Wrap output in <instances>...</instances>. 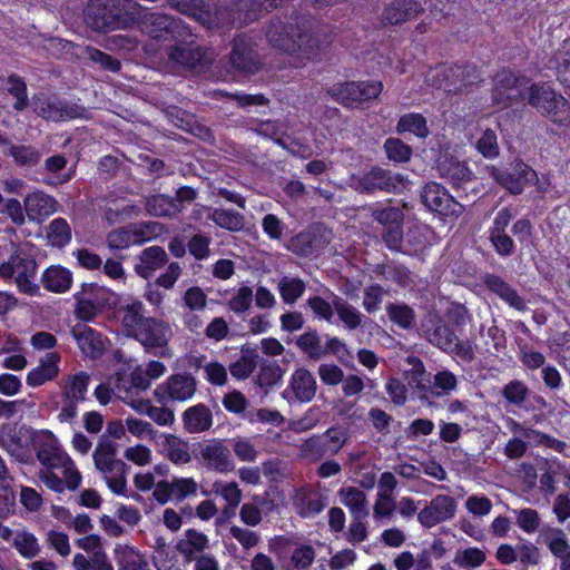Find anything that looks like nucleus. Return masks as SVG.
Returning <instances> with one entry per match:
<instances>
[{
    "label": "nucleus",
    "mask_w": 570,
    "mask_h": 570,
    "mask_svg": "<svg viewBox=\"0 0 570 570\" xmlns=\"http://www.w3.org/2000/svg\"><path fill=\"white\" fill-rule=\"evenodd\" d=\"M71 334L83 354L97 357L105 350L102 336L85 323H78L71 328Z\"/></svg>",
    "instance_id": "30"
},
{
    "label": "nucleus",
    "mask_w": 570,
    "mask_h": 570,
    "mask_svg": "<svg viewBox=\"0 0 570 570\" xmlns=\"http://www.w3.org/2000/svg\"><path fill=\"white\" fill-rule=\"evenodd\" d=\"M184 429L191 434L208 431L213 425V413L205 404H196L183 413Z\"/></svg>",
    "instance_id": "32"
},
{
    "label": "nucleus",
    "mask_w": 570,
    "mask_h": 570,
    "mask_svg": "<svg viewBox=\"0 0 570 570\" xmlns=\"http://www.w3.org/2000/svg\"><path fill=\"white\" fill-rule=\"evenodd\" d=\"M117 444L101 438L92 454L96 469L104 475L109 489L116 494L126 492V463L116 458Z\"/></svg>",
    "instance_id": "5"
},
{
    "label": "nucleus",
    "mask_w": 570,
    "mask_h": 570,
    "mask_svg": "<svg viewBox=\"0 0 570 570\" xmlns=\"http://www.w3.org/2000/svg\"><path fill=\"white\" fill-rule=\"evenodd\" d=\"M13 546L27 559H32L40 552L37 538L29 532L17 533L13 539Z\"/></svg>",
    "instance_id": "59"
},
{
    "label": "nucleus",
    "mask_w": 570,
    "mask_h": 570,
    "mask_svg": "<svg viewBox=\"0 0 570 570\" xmlns=\"http://www.w3.org/2000/svg\"><path fill=\"white\" fill-rule=\"evenodd\" d=\"M212 491L223 497L232 509H235L242 501V490L235 482L215 481Z\"/></svg>",
    "instance_id": "57"
},
{
    "label": "nucleus",
    "mask_w": 570,
    "mask_h": 570,
    "mask_svg": "<svg viewBox=\"0 0 570 570\" xmlns=\"http://www.w3.org/2000/svg\"><path fill=\"white\" fill-rule=\"evenodd\" d=\"M485 287L517 311H527V303L517 291L498 275L489 274L483 281Z\"/></svg>",
    "instance_id": "28"
},
{
    "label": "nucleus",
    "mask_w": 570,
    "mask_h": 570,
    "mask_svg": "<svg viewBox=\"0 0 570 570\" xmlns=\"http://www.w3.org/2000/svg\"><path fill=\"white\" fill-rule=\"evenodd\" d=\"M134 0H89L85 8V21L94 31L127 29L135 24Z\"/></svg>",
    "instance_id": "2"
},
{
    "label": "nucleus",
    "mask_w": 570,
    "mask_h": 570,
    "mask_svg": "<svg viewBox=\"0 0 570 570\" xmlns=\"http://www.w3.org/2000/svg\"><path fill=\"white\" fill-rule=\"evenodd\" d=\"M297 348L311 361H320L326 356L327 348L322 343L321 335L315 328H307L295 340Z\"/></svg>",
    "instance_id": "38"
},
{
    "label": "nucleus",
    "mask_w": 570,
    "mask_h": 570,
    "mask_svg": "<svg viewBox=\"0 0 570 570\" xmlns=\"http://www.w3.org/2000/svg\"><path fill=\"white\" fill-rule=\"evenodd\" d=\"M35 450L37 459L40 463L48 462L52 454L58 453L61 449L57 439L50 432H45L35 440Z\"/></svg>",
    "instance_id": "53"
},
{
    "label": "nucleus",
    "mask_w": 570,
    "mask_h": 570,
    "mask_svg": "<svg viewBox=\"0 0 570 570\" xmlns=\"http://www.w3.org/2000/svg\"><path fill=\"white\" fill-rule=\"evenodd\" d=\"M529 104L553 122L570 121V106L564 97L546 85H531Z\"/></svg>",
    "instance_id": "8"
},
{
    "label": "nucleus",
    "mask_w": 570,
    "mask_h": 570,
    "mask_svg": "<svg viewBox=\"0 0 570 570\" xmlns=\"http://www.w3.org/2000/svg\"><path fill=\"white\" fill-rule=\"evenodd\" d=\"M118 314L121 325L132 337L134 334L138 332L139 327H142L145 321L149 320V317L145 315V306L142 302L138 299H134L121 305L118 308Z\"/></svg>",
    "instance_id": "36"
},
{
    "label": "nucleus",
    "mask_w": 570,
    "mask_h": 570,
    "mask_svg": "<svg viewBox=\"0 0 570 570\" xmlns=\"http://www.w3.org/2000/svg\"><path fill=\"white\" fill-rule=\"evenodd\" d=\"M456 511L455 500L445 494H439L417 513L419 522L425 528H432L454 517Z\"/></svg>",
    "instance_id": "21"
},
{
    "label": "nucleus",
    "mask_w": 570,
    "mask_h": 570,
    "mask_svg": "<svg viewBox=\"0 0 570 570\" xmlns=\"http://www.w3.org/2000/svg\"><path fill=\"white\" fill-rule=\"evenodd\" d=\"M41 464L45 466L43 470H61L62 476L67 478L69 490L75 491L79 488L81 482V474L70 456L62 450L56 454H52L48 462H43Z\"/></svg>",
    "instance_id": "31"
},
{
    "label": "nucleus",
    "mask_w": 570,
    "mask_h": 570,
    "mask_svg": "<svg viewBox=\"0 0 570 570\" xmlns=\"http://www.w3.org/2000/svg\"><path fill=\"white\" fill-rule=\"evenodd\" d=\"M478 151L485 158H495L500 149L497 134L492 129H485L475 145Z\"/></svg>",
    "instance_id": "63"
},
{
    "label": "nucleus",
    "mask_w": 570,
    "mask_h": 570,
    "mask_svg": "<svg viewBox=\"0 0 570 570\" xmlns=\"http://www.w3.org/2000/svg\"><path fill=\"white\" fill-rule=\"evenodd\" d=\"M424 335L426 340L444 352L456 347L455 333L441 318L430 317L428 324L424 325Z\"/></svg>",
    "instance_id": "27"
},
{
    "label": "nucleus",
    "mask_w": 570,
    "mask_h": 570,
    "mask_svg": "<svg viewBox=\"0 0 570 570\" xmlns=\"http://www.w3.org/2000/svg\"><path fill=\"white\" fill-rule=\"evenodd\" d=\"M37 266L31 248L16 246L8 261L0 264V278L13 281L21 293L36 295L39 291L35 283Z\"/></svg>",
    "instance_id": "3"
},
{
    "label": "nucleus",
    "mask_w": 570,
    "mask_h": 570,
    "mask_svg": "<svg viewBox=\"0 0 570 570\" xmlns=\"http://www.w3.org/2000/svg\"><path fill=\"white\" fill-rule=\"evenodd\" d=\"M277 288L283 302L293 305L303 296L306 284L299 277L283 276L278 281Z\"/></svg>",
    "instance_id": "44"
},
{
    "label": "nucleus",
    "mask_w": 570,
    "mask_h": 570,
    "mask_svg": "<svg viewBox=\"0 0 570 570\" xmlns=\"http://www.w3.org/2000/svg\"><path fill=\"white\" fill-rule=\"evenodd\" d=\"M9 88L8 91L16 98V102L13 108L18 111H21L27 108L28 95H27V85L22 78L17 75H11L8 78Z\"/></svg>",
    "instance_id": "61"
},
{
    "label": "nucleus",
    "mask_w": 570,
    "mask_h": 570,
    "mask_svg": "<svg viewBox=\"0 0 570 570\" xmlns=\"http://www.w3.org/2000/svg\"><path fill=\"white\" fill-rule=\"evenodd\" d=\"M330 28L316 20L295 17L289 20L273 19L266 28L268 43L289 55L299 53L301 63L316 58L331 42Z\"/></svg>",
    "instance_id": "1"
},
{
    "label": "nucleus",
    "mask_w": 570,
    "mask_h": 570,
    "mask_svg": "<svg viewBox=\"0 0 570 570\" xmlns=\"http://www.w3.org/2000/svg\"><path fill=\"white\" fill-rule=\"evenodd\" d=\"M396 131L411 132L420 138H425L430 134L425 117L416 112L403 115L397 121Z\"/></svg>",
    "instance_id": "45"
},
{
    "label": "nucleus",
    "mask_w": 570,
    "mask_h": 570,
    "mask_svg": "<svg viewBox=\"0 0 570 570\" xmlns=\"http://www.w3.org/2000/svg\"><path fill=\"white\" fill-rule=\"evenodd\" d=\"M371 217L382 226V239L392 250H400L403 243V207L394 206L392 200L385 204H373L363 207Z\"/></svg>",
    "instance_id": "6"
},
{
    "label": "nucleus",
    "mask_w": 570,
    "mask_h": 570,
    "mask_svg": "<svg viewBox=\"0 0 570 570\" xmlns=\"http://www.w3.org/2000/svg\"><path fill=\"white\" fill-rule=\"evenodd\" d=\"M117 560L121 570H149L146 557L132 547L117 550Z\"/></svg>",
    "instance_id": "47"
},
{
    "label": "nucleus",
    "mask_w": 570,
    "mask_h": 570,
    "mask_svg": "<svg viewBox=\"0 0 570 570\" xmlns=\"http://www.w3.org/2000/svg\"><path fill=\"white\" fill-rule=\"evenodd\" d=\"M208 219L214 222L218 227L229 232H240L245 227L244 215L234 209H212Z\"/></svg>",
    "instance_id": "42"
},
{
    "label": "nucleus",
    "mask_w": 570,
    "mask_h": 570,
    "mask_svg": "<svg viewBox=\"0 0 570 570\" xmlns=\"http://www.w3.org/2000/svg\"><path fill=\"white\" fill-rule=\"evenodd\" d=\"M160 446L161 454L173 464L185 465L191 462L190 448L186 440L175 434H166Z\"/></svg>",
    "instance_id": "33"
},
{
    "label": "nucleus",
    "mask_w": 570,
    "mask_h": 570,
    "mask_svg": "<svg viewBox=\"0 0 570 570\" xmlns=\"http://www.w3.org/2000/svg\"><path fill=\"white\" fill-rule=\"evenodd\" d=\"M403 181L404 178L401 174H394L381 167H372L364 175L353 178L352 186L361 194L395 193Z\"/></svg>",
    "instance_id": "17"
},
{
    "label": "nucleus",
    "mask_w": 570,
    "mask_h": 570,
    "mask_svg": "<svg viewBox=\"0 0 570 570\" xmlns=\"http://www.w3.org/2000/svg\"><path fill=\"white\" fill-rule=\"evenodd\" d=\"M390 320L402 328H410L415 320L414 311L406 304L390 303L386 306Z\"/></svg>",
    "instance_id": "55"
},
{
    "label": "nucleus",
    "mask_w": 570,
    "mask_h": 570,
    "mask_svg": "<svg viewBox=\"0 0 570 570\" xmlns=\"http://www.w3.org/2000/svg\"><path fill=\"white\" fill-rule=\"evenodd\" d=\"M317 383L314 375L305 367L296 368L289 380L288 387L284 390L283 397L289 399V394L301 402H311L316 394Z\"/></svg>",
    "instance_id": "24"
},
{
    "label": "nucleus",
    "mask_w": 570,
    "mask_h": 570,
    "mask_svg": "<svg viewBox=\"0 0 570 570\" xmlns=\"http://www.w3.org/2000/svg\"><path fill=\"white\" fill-rule=\"evenodd\" d=\"M173 337L170 325L156 317H149L145 321L142 327L134 334V338L139 342L148 353L160 357H170L171 353L168 343Z\"/></svg>",
    "instance_id": "11"
},
{
    "label": "nucleus",
    "mask_w": 570,
    "mask_h": 570,
    "mask_svg": "<svg viewBox=\"0 0 570 570\" xmlns=\"http://www.w3.org/2000/svg\"><path fill=\"white\" fill-rule=\"evenodd\" d=\"M381 81H350L331 87L327 94L345 107H356L380 96Z\"/></svg>",
    "instance_id": "14"
},
{
    "label": "nucleus",
    "mask_w": 570,
    "mask_h": 570,
    "mask_svg": "<svg viewBox=\"0 0 570 570\" xmlns=\"http://www.w3.org/2000/svg\"><path fill=\"white\" fill-rule=\"evenodd\" d=\"M197 391V381L189 373L173 374L154 390L156 401L161 405L170 402H186Z\"/></svg>",
    "instance_id": "15"
},
{
    "label": "nucleus",
    "mask_w": 570,
    "mask_h": 570,
    "mask_svg": "<svg viewBox=\"0 0 570 570\" xmlns=\"http://www.w3.org/2000/svg\"><path fill=\"white\" fill-rule=\"evenodd\" d=\"M333 306L346 328L355 330L362 324L361 312L342 297L334 295Z\"/></svg>",
    "instance_id": "46"
},
{
    "label": "nucleus",
    "mask_w": 570,
    "mask_h": 570,
    "mask_svg": "<svg viewBox=\"0 0 570 570\" xmlns=\"http://www.w3.org/2000/svg\"><path fill=\"white\" fill-rule=\"evenodd\" d=\"M530 87L525 77H519L511 70L503 69L494 77L492 100L500 108H507L521 101L527 91L530 92Z\"/></svg>",
    "instance_id": "13"
},
{
    "label": "nucleus",
    "mask_w": 570,
    "mask_h": 570,
    "mask_svg": "<svg viewBox=\"0 0 570 570\" xmlns=\"http://www.w3.org/2000/svg\"><path fill=\"white\" fill-rule=\"evenodd\" d=\"M194 454L196 460L208 471L228 473L235 469L232 452L223 439H210L199 442Z\"/></svg>",
    "instance_id": "12"
},
{
    "label": "nucleus",
    "mask_w": 570,
    "mask_h": 570,
    "mask_svg": "<svg viewBox=\"0 0 570 570\" xmlns=\"http://www.w3.org/2000/svg\"><path fill=\"white\" fill-rule=\"evenodd\" d=\"M135 23L142 32L156 39L183 38L189 33L180 19L163 12L140 11L135 14Z\"/></svg>",
    "instance_id": "10"
},
{
    "label": "nucleus",
    "mask_w": 570,
    "mask_h": 570,
    "mask_svg": "<svg viewBox=\"0 0 570 570\" xmlns=\"http://www.w3.org/2000/svg\"><path fill=\"white\" fill-rule=\"evenodd\" d=\"M163 230L164 226L157 222L129 224L108 233L106 243L110 249H126L156 238Z\"/></svg>",
    "instance_id": "9"
},
{
    "label": "nucleus",
    "mask_w": 570,
    "mask_h": 570,
    "mask_svg": "<svg viewBox=\"0 0 570 570\" xmlns=\"http://www.w3.org/2000/svg\"><path fill=\"white\" fill-rule=\"evenodd\" d=\"M501 393L509 404L521 409L529 396V389L523 382L512 380L503 386Z\"/></svg>",
    "instance_id": "51"
},
{
    "label": "nucleus",
    "mask_w": 570,
    "mask_h": 570,
    "mask_svg": "<svg viewBox=\"0 0 570 570\" xmlns=\"http://www.w3.org/2000/svg\"><path fill=\"white\" fill-rule=\"evenodd\" d=\"M9 151L10 155L13 157L14 161L20 166L32 167L37 165L40 160L39 151L31 146L11 145Z\"/></svg>",
    "instance_id": "60"
},
{
    "label": "nucleus",
    "mask_w": 570,
    "mask_h": 570,
    "mask_svg": "<svg viewBox=\"0 0 570 570\" xmlns=\"http://www.w3.org/2000/svg\"><path fill=\"white\" fill-rule=\"evenodd\" d=\"M59 361L60 355L58 353H48L41 358L40 364L28 373L27 384L36 387L53 380L59 373Z\"/></svg>",
    "instance_id": "35"
},
{
    "label": "nucleus",
    "mask_w": 570,
    "mask_h": 570,
    "mask_svg": "<svg viewBox=\"0 0 570 570\" xmlns=\"http://www.w3.org/2000/svg\"><path fill=\"white\" fill-rule=\"evenodd\" d=\"M59 101L60 99L46 95L35 96L32 98L33 111L45 120L58 121Z\"/></svg>",
    "instance_id": "50"
},
{
    "label": "nucleus",
    "mask_w": 570,
    "mask_h": 570,
    "mask_svg": "<svg viewBox=\"0 0 570 570\" xmlns=\"http://www.w3.org/2000/svg\"><path fill=\"white\" fill-rule=\"evenodd\" d=\"M168 61L173 67H183L190 70H200L213 61V55L200 46L176 45L167 49Z\"/></svg>",
    "instance_id": "19"
},
{
    "label": "nucleus",
    "mask_w": 570,
    "mask_h": 570,
    "mask_svg": "<svg viewBox=\"0 0 570 570\" xmlns=\"http://www.w3.org/2000/svg\"><path fill=\"white\" fill-rule=\"evenodd\" d=\"M348 438V431L345 428L332 426L324 433L305 440L299 448L301 455L311 462L331 458L344 448Z\"/></svg>",
    "instance_id": "7"
},
{
    "label": "nucleus",
    "mask_w": 570,
    "mask_h": 570,
    "mask_svg": "<svg viewBox=\"0 0 570 570\" xmlns=\"http://www.w3.org/2000/svg\"><path fill=\"white\" fill-rule=\"evenodd\" d=\"M544 542L557 558L563 557V554L570 551V546L561 529H549L544 534Z\"/></svg>",
    "instance_id": "58"
},
{
    "label": "nucleus",
    "mask_w": 570,
    "mask_h": 570,
    "mask_svg": "<svg viewBox=\"0 0 570 570\" xmlns=\"http://www.w3.org/2000/svg\"><path fill=\"white\" fill-rule=\"evenodd\" d=\"M421 199L428 209L445 217L458 218L465 212V206L435 181H430L423 187Z\"/></svg>",
    "instance_id": "16"
},
{
    "label": "nucleus",
    "mask_w": 570,
    "mask_h": 570,
    "mask_svg": "<svg viewBox=\"0 0 570 570\" xmlns=\"http://www.w3.org/2000/svg\"><path fill=\"white\" fill-rule=\"evenodd\" d=\"M47 237L53 246L62 247L71 239V229L63 218L53 219L49 227Z\"/></svg>",
    "instance_id": "54"
},
{
    "label": "nucleus",
    "mask_w": 570,
    "mask_h": 570,
    "mask_svg": "<svg viewBox=\"0 0 570 570\" xmlns=\"http://www.w3.org/2000/svg\"><path fill=\"white\" fill-rule=\"evenodd\" d=\"M253 289L248 286H242L238 291L229 298L228 307L236 314L244 313L252 307L253 303Z\"/></svg>",
    "instance_id": "64"
},
{
    "label": "nucleus",
    "mask_w": 570,
    "mask_h": 570,
    "mask_svg": "<svg viewBox=\"0 0 570 570\" xmlns=\"http://www.w3.org/2000/svg\"><path fill=\"white\" fill-rule=\"evenodd\" d=\"M146 210L157 217H171L181 212L174 198L166 195H153L146 200Z\"/></svg>",
    "instance_id": "43"
},
{
    "label": "nucleus",
    "mask_w": 570,
    "mask_h": 570,
    "mask_svg": "<svg viewBox=\"0 0 570 570\" xmlns=\"http://www.w3.org/2000/svg\"><path fill=\"white\" fill-rule=\"evenodd\" d=\"M297 513L303 518L318 514L327 505V499L316 491H301L294 501Z\"/></svg>",
    "instance_id": "40"
},
{
    "label": "nucleus",
    "mask_w": 570,
    "mask_h": 570,
    "mask_svg": "<svg viewBox=\"0 0 570 570\" xmlns=\"http://www.w3.org/2000/svg\"><path fill=\"white\" fill-rule=\"evenodd\" d=\"M552 62L558 80L570 88V39L554 53Z\"/></svg>",
    "instance_id": "49"
},
{
    "label": "nucleus",
    "mask_w": 570,
    "mask_h": 570,
    "mask_svg": "<svg viewBox=\"0 0 570 570\" xmlns=\"http://www.w3.org/2000/svg\"><path fill=\"white\" fill-rule=\"evenodd\" d=\"M479 79L476 68L471 65H441L431 68L425 75L429 87L453 95L466 92Z\"/></svg>",
    "instance_id": "4"
},
{
    "label": "nucleus",
    "mask_w": 570,
    "mask_h": 570,
    "mask_svg": "<svg viewBox=\"0 0 570 570\" xmlns=\"http://www.w3.org/2000/svg\"><path fill=\"white\" fill-rule=\"evenodd\" d=\"M138 261L135 272L140 277L148 279L168 263V255L163 247L155 245L145 248L138 256Z\"/></svg>",
    "instance_id": "29"
},
{
    "label": "nucleus",
    "mask_w": 570,
    "mask_h": 570,
    "mask_svg": "<svg viewBox=\"0 0 570 570\" xmlns=\"http://www.w3.org/2000/svg\"><path fill=\"white\" fill-rule=\"evenodd\" d=\"M89 383V375L80 372L72 376H68L65 382L63 396L72 402L85 400Z\"/></svg>",
    "instance_id": "48"
},
{
    "label": "nucleus",
    "mask_w": 570,
    "mask_h": 570,
    "mask_svg": "<svg viewBox=\"0 0 570 570\" xmlns=\"http://www.w3.org/2000/svg\"><path fill=\"white\" fill-rule=\"evenodd\" d=\"M487 169L489 175L511 194L518 195L523 191L524 186L513 173L498 169L494 166L488 167Z\"/></svg>",
    "instance_id": "56"
},
{
    "label": "nucleus",
    "mask_w": 570,
    "mask_h": 570,
    "mask_svg": "<svg viewBox=\"0 0 570 570\" xmlns=\"http://www.w3.org/2000/svg\"><path fill=\"white\" fill-rule=\"evenodd\" d=\"M23 204L29 220L37 223L43 222L56 213L58 207V202L53 197L40 190L28 194Z\"/></svg>",
    "instance_id": "25"
},
{
    "label": "nucleus",
    "mask_w": 570,
    "mask_h": 570,
    "mask_svg": "<svg viewBox=\"0 0 570 570\" xmlns=\"http://www.w3.org/2000/svg\"><path fill=\"white\" fill-rule=\"evenodd\" d=\"M284 371L276 362H264L259 366L256 383L261 387L276 385L283 377Z\"/></svg>",
    "instance_id": "52"
},
{
    "label": "nucleus",
    "mask_w": 570,
    "mask_h": 570,
    "mask_svg": "<svg viewBox=\"0 0 570 570\" xmlns=\"http://www.w3.org/2000/svg\"><path fill=\"white\" fill-rule=\"evenodd\" d=\"M428 3V0H393L382 11L383 27L396 26L415 18Z\"/></svg>",
    "instance_id": "23"
},
{
    "label": "nucleus",
    "mask_w": 570,
    "mask_h": 570,
    "mask_svg": "<svg viewBox=\"0 0 570 570\" xmlns=\"http://www.w3.org/2000/svg\"><path fill=\"white\" fill-rule=\"evenodd\" d=\"M229 60L233 68L242 72L254 73L261 68L259 57L250 39L242 35L233 40Z\"/></svg>",
    "instance_id": "22"
},
{
    "label": "nucleus",
    "mask_w": 570,
    "mask_h": 570,
    "mask_svg": "<svg viewBox=\"0 0 570 570\" xmlns=\"http://www.w3.org/2000/svg\"><path fill=\"white\" fill-rule=\"evenodd\" d=\"M209 541L206 534L195 529L185 531L184 538L176 543V550L184 557L187 562L203 554L208 548Z\"/></svg>",
    "instance_id": "34"
},
{
    "label": "nucleus",
    "mask_w": 570,
    "mask_h": 570,
    "mask_svg": "<svg viewBox=\"0 0 570 570\" xmlns=\"http://www.w3.org/2000/svg\"><path fill=\"white\" fill-rule=\"evenodd\" d=\"M89 117V110L86 107L78 102L60 99L58 121L88 119Z\"/></svg>",
    "instance_id": "62"
},
{
    "label": "nucleus",
    "mask_w": 570,
    "mask_h": 570,
    "mask_svg": "<svg viewBox=\"0 0 570 570\" xmlns=\"http://www.w3.org/2000/svg\"><path fill=\"white\" fill-rule=\"evenodd\" d=\"M342 503L348 508L353 519H365L370 511L366 494L358 488L347 487L338 491Z\"/></svg>",
    "instance_id": "41"
},
{
    "label": "nucleus",
    "mask_w": 570,
    "mask_h": 570,
    "mask_svg": "<svg viewBox=\"0 0 570 570\" xmlns=\"http://www.w3.org/2000/svg\"><path fill=\"white\" fill-rule=\"evenodd\" d=\"M198 483L193 478H173L171 481H159L154 489L153 497L160 503L169 501L181 502L197 495Z\"/></svg>",
    "instance_id": "20"
},
{
    "label": "nucleus",
    "mask_w": 570,
    "mask_h": 570,
    "mask_svg": "<svg viewBox=\"0 0 570 570\" xmlns=\"http://www.w3.org/2000/svg\"><path fill=\"white\" fill-rule=\"evenodd\" d=\"M438 171L441 177L449 179L455 188L473 179V173L466 164L454 158L445 157L442 159L438 165Z\"/></svg>",
    "instance_id": "37"
},
{
    "label": "nucleus",
    "mask_w": 570,
    "mask_h": 570,
    "mask_svg": "<svg viewBox=\"0 0 570 570\" xmlns=\"http://www.w3.org/2000/svg\"><path fill=\"white\" fill-rule=\"evenodd\" d=\"M41 283L47 291L65 293L72 284V274L62 266L52 265L43 272Z\"/></svg>",
    "instance_id": "39"
},
{
    "label": "nucleus",
    "mask_w": 570,
    "mask_h": 570,
    "mask_svg": "<svg viewBox=\"0 0 570 570\" xmlns=\"http://www.w3.org/2000/svg\"><path fill=\"white\" fill-rule=\"evenodd\" d=\"M252 3L250 0H239L237 3L234 4L233 8L224 7L216 10L214 16L210 13H206V18L202 19L203 23L207 24V28L210 30L214 29H222V28H229L232 26H243L248 22V18L242 19L240 17L235 16V9L237 11H240L243 9H246Z\"/></svg>",
    "instance_id": "26"
},
{
    "label": "nucleus",
    "mask_w": 570,
    "mask_h": 570,
    "mask_svg": "<svg viewBox=\"0 0 570 570\" xmlns=\"http://www.w3.org/2000/svg\"><path fill=\"white\" fill-rule=\"evenodd\" d=\"M333 239V233L323 224H315L294 236L288 249L297 256H309L324 249Z\"/></svg>",
    "instance_id": "18"
}]
</instances>
